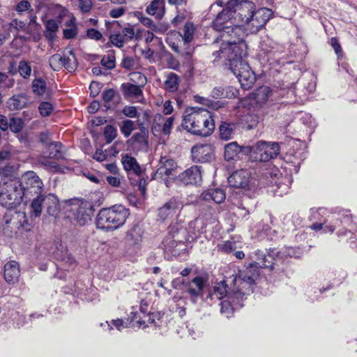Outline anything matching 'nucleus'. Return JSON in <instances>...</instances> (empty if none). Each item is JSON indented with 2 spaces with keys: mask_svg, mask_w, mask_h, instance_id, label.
Listing matches in <instances>:
<instances>
[{
  "mask_svg": "<svg viewBox=\"0 0 357 357\" xmlns=\"http://www.w3.org/2000/svg\"><path fill=\"white\" fill-rule=\"evenodd\" d=\"M86 37L95 40H100L102 38V35L98 30L90 28L86 31Z\"/></svg>",
  "mask_w": 357,
  "mask_h": 357,
  "instance_id": "nucleus-59",
  "label": "nucleus"
},
{
  "mask_svg": "<svg viewBox=\"0 0 357 357\" xmlns=\"http://www.w3.org/2000/svg\"><path fill=\"white\" fill-rule=\"evenodd\" d=\"M109 39V42L116 47L121 48L124 45V37L119 32L110 34Z\"/></svg>",
  "mask_w": 357,
  "mask_h": 357,
  "instance_id": "nucleus-48",
  "label": "nucleus"
},
{
  "mask_svg": "<svg viewBox=\"0 0 357 357\" xmlns=\"http://www.w3.org/2000/svg\"><path fill=\"white\" fill-rule=\"evenodd\" d=\"M38 110L42 116H49L53 111V106L50 102L44 101L40 103Z\"/></svg>",
  "mask_w": 357,
  "mask_h": 357,
  "instance_id": "nucleus-51",
  "label": "nucleus"
},
{
  "mask_svg": "<svg viewBox=\"0 0 357 357\" xmlns=\"http://www.w3.org/2000/svg\"><path fill=\"white\" fill-rule=\"evenodd\" d=\"M200 198L204 201H213L216 204H220L225 201L226 195L222 189L211 188L204 191L201 194Z\"/></svg>",
  "mask_w": 357,
  "mask_h": 357,
  "instance_id": "nucleus-27",
  "label": "nucleus"
},
{
  "mask_svg": "<svg viewBox=\"0 0 357 357\" xmlns=\"http://www.w3.org/2000/svg\"><path fill=\"white\" fill-rule=\"evenodd\" d=\"M179 208V202L177 198L172 197L158 209V217L164 222L168 218H172Z\"/></svg>",
  "mask_w": 357,
  "mask_h": 357,
  "instance_id": "nucleus-21",
  "label": "nucleus"
},
{
  "mask_svg": "<svg viewBox=\"0 0 357 357\" xmlns=\"http://www.w3.org/2000/svg\"><path fill=\"white\" fill-rule=\"evenodd\" d=\"M252 146H240L236 142H232L225 146V159L227 161L241 160L243 157L252 153Z\"/></svg>",
  "mask_w": 357,
  "mask_h": 357,
  "instance_id": "nucleus-16",
  "label": "nucleus"
},
{
  "mask_svg": "<svg viewBox=\"0 0 357 357\" xmlns=\"http://www.w3.org/2000/svg\"><path fill=\"white\" fill-rule=\"evenodd\" d=\"M69 54L73 56L74 61L72 62L69 57L65 56L63 61V67L69 72H75L77 67V63L74 51L71 50Z\"/></svg>",
  "mask_w": 357,
  "mask_h": 357,
  "instance_id": "nucleus-44",
  "label": "nucleus"
},
{
  "mask_svg": "<svg viewBox=\"0 0 357 357\" xmlns=\"http://www.w3.org/2000/svg\"><path fill=\"white\" fill-rule=\"evenodd\" d=\"M129 215V210L122 205L102 208L96 218V227L106 232L112 231L124 225Z\"/></svg>",
  "mask_w": 357,
  "mask_h": 357,
  "instance_id": "nucleus-5",
  "label": "nucleus"
},
{
  "mask_svg": "<svg viewBox=\"0 0 357 357\" xmlns=\"http://www.w3.org/2000/svg\"><path fill=\"white\" fill-rule=\"evenodd\" d=\"M123 34L122 36L124 37L126 40H132L135 37V30L130 24H128V26L123 29Z\"/></svg>",
  "mask_w": 357,
  "mask_h": 357,
  "instance_id": "nucleus-62",
  "label": "nucleus"
},
{
  "mask_svg": "<svg viewBox=\"0 0 357 357\" xmlns=\"http://www.w3.org/2000/svg\"><path fill=\"white\" fill-rule=\"evenodd\" d=\"M45 36L48 40H52L54 37V33L58 31L59 25L56 21L54 19H50L45 22Z\"/></svg>",
  "mask_w": 357,
  "mask_h": 357,
  "instance_id": "nucleus-36",
  "label": "nucleus"
},
{
  "mask_svg": "<svg viewBox=\"0 0 357 357\" xmlns=\"http://www.w3.org/2000/svg\"><path fill=\"white\" fill-rule=\"evenodd\" d=\"M121 163L124 169L128 173L132 172L135 175L142 174V168L137 160L131 155L126 153L122 155Z\"/></svg>",
  "mask_w": 357,
  "mask_h": 357,
  "instance_id": "nucleus-28",
  "label": "nucleus"
},
{
  "mask_svg": "<svg viewBox=\"0 0 357 357\" xmlns=\"http://www.w3.org/2000/svg\"><path fill=\"white\" fill-rule=\"evenodd\" d=\"M29 96L26 93L14 95L10 98L6 104L10 111L20 110L28 106Z\"/></svg>",
  "mask_w": 357,
  "mask_h": 357,
  "instance_id": "nucleus-26",
  "label": "nucleus"
},
{
  "mask_svg": "<svg viewBox=\"0 0 357 357\" xmlns=\"http://www.w3.org/2000/svg\"><path fill=\"white\" fill-rule=\"evenodd\" d=\"M0 176H1V180L0 182H6L13 179L19 180L20 178L16 176L14 167L11 165L0 167Z\"/></svg>",
  "mask_w": 357,
  "mask_h": 357,
  "instance_id": "nucleus-35",
  "label": "nucleus"
},
{
  "mask_svg": "<svg viewBox=\"0 0 357 357\" xmlns=\"http://www.w3.org/2000/svg\"><path fill=\"white\" fill-rule=\"evenodd\" d=\"M18 71L23 78L27 79L31 75V67L27 61L22 60L19 62Z\"/></svg>",
  "mask_w": 357,
  "mask_h": 357,
  "instance_id": "nucleus-47",
  "label": "nucleus"
},
{
  "mask_svg": "<svg viewBox=\"0 0 357 357\" xmlns=\"http://www.w3.org/2000/svg\"><path fill=\"white\" fill-rule=\"evenodd\" d=\"M331 45L333 47L334 51L337 56V58L338 59L342 58L343 54H342V47L339 43L338 39L335 37L331 38Z\"/></svg>",
  "mask_w": 357,
  "mask_h": 357,
  "instance_id": "nucleus-58",
  "label": "nucleus"
},
{
  "mask_svg": "<svg viewBox=\"0 0 357 357\" xmlns=\"http://www.w3.org/2000/svg\"><path fill=\"white\" fill-rule=\"evenodd\" d=\"M205 283V280L201 276H196L186 282L184 294L188 295L192 303L196 304L199 298H203Z\"/></svg>",
  "mask_w": 357,
  "mask_h": 357,
  "instance_id": "nucleus-14",
  "label": "nucleus"
},
{
  "mask_svg": "<svg viewBox=\"0 0 357 357\" xmlns=\"http://www.w3.org/2000/svg\"><path fill=\"white\" fill-rule=\"evenodd\" d=\"M63 144L60 142H53L45 147L47 158L49 159L63 160L64 156L61 152Z\"/></svg>",
  "mask_w": 357,
  "mask_h": 357,
  "instance_id": "nucleus-31",
  "label": "nucleus"
},
{
  "mask_svg": "<svg viewBox=\"0 0 357 357\" xmlns=\"http://www.w3.org/2000/svg\"><path fill=\"white\" fill-rule=\"evenodd\" d=\"M10 27L15 29L17 31L20 30H24L26 29V23L23 21L13 19L9 24Z\"/></svg>",
  "mask_w": 357,
  "mask_h": 357,
  "instance_id": "nucleus-60",
  "label": "nucleus"
},
{
  "mask_svg": "<svg viewBox=\"0 0 357 357\" xmlns=\"http://www.w3.org/2000/svg\"><path fill=\"white\" fill-rule=\"evenodd\" d=\"M19 183L21 184V188H24V194L25 197L28 195L34 194H40L43 187L42 180L39 176L33 171L25 172L19 178Z\"/></svg>",
  "mask_w": 357,
  "mask_h": 357,
  "instance_id": "nucleus-10",
  "label": "nucleus"
},
{
  "mask_svg": "<svg viewBox=\"0 0 357 357\" xmlns=\"http://www.w3.org/2000/svg\"><path fill=\"white\" fill-rule=\"evenodd\" d=\"M144 229L139 223H135L127 231L126 239L132 245H139L143 239Z\"/></svg>",
  "mask_w": 357,
  "mask_h": 357,
  "instance_id": "nucleus-24",
  "label": "nucleus"
},
{
  "mask_svg": "<svg viewBox=\"0 0 357 357\" xmlns=\"http://www.w3.org/2000/svg\"><path fill=\"white\" fill-rule=\"evenodd\" d=\"M64 57L65 56L59 54L51 56L49 60L51 68L54 71H59L63 67Z\"/></svg>",
  "mask_w": 357,
  "mask_h": 357,
  "instance_id": "nucleus-40",
  "label": "nucleus"
},
{
  "mask_svg": "<svg viewBox=\"0 0 357 357\" xmlns=\"http://www.w3.org/2000/svg\"><path fill=\"white\" fill-rule=\"evenodd\" d=\"M211 96L213 98H225V87L222 86H215L211 91Z\"/></svg>",
  "mask_w": 357,
  "mask_h": 357,
  "instance_id": "nucleus-61",
  "label": "nucleus"
},
{
  "mask_svg": "<svg viewBox=\"0 0 357 357\" xmlns=\"http://www.w3.org/2000/svg\"><path fill=\"white\" fill-rule=\"evenodd\" d=\"M79 7L82 13H88L91 10L92 7V2L91 0H78Z\"/></svg>",
  "mask_w": 357,
  "mask_h": 357,
  "instance_id": "nucleus-63",
  "label": "nucleus"
},
{
  "mask_svg": "<svg viewBox=\"0 0 357 357\" xmlns=\"http://www.w3.org/2000/svg\"><path fill=\"white\" fill-rule=\"evenodd\" d=\"M176 167L177 165L174 159L169 156H161L155 176L162 178L163 176L174 175Z\"/></svg>",
  "mask_w": 357,
  "mask_h": 357,
  "instance_id": "nucleus-23",
  "label": "nucleus"
},
{
  "mask_svg": "<svg viewBox=\"0 0 357 357\" xmlns=\"http://www.w3.org/2000/svg\"><path fill=\"white\" fill-rule=\"evenodd\" d=\"M259 123V116L254 113L245 114L241 119L242 128L245 130H250L257 127Z\"/></svg>",
  "mask_w": 357,
  "mask_h": 357,
  "instance_id": "nucleus-32",
  "label": "nucleus"
},
{
  "mask_svg": "<svg viewBox=\"0 0 357 357\" xmlns=\"http://www.w3.org/2000/svg\"><path fill=\"white\" fill-rule=\"evenodd\" d=\"M19 264L15 261H10L4 266V278L8 283H15L20 277Z\"/></svg>",
  "mask_w": 357,
  "mask_h": 357,
  "instance_id": "nucleus-25",
  "label": "nucleus"
},
{
  "mask_svg": "<svg viewBox=\"0 0 357 357\" xmlns=\"http://www.w3.org/2000/svg\"><path fill=\"white\" fill-rule=\"evenodd\" d=\"M122 113L126 116L129 118H139V114L137 112V107L135 106H125L122 109Z\"/></svg>",
  "mask_w": 357,
  "mask_h": 357,
  "instance_id": "nucleus-54",
  "label": "nucleus"
},
{
  "mask_svg": "<svg viewBox=\"0 0 357 357\" xmlns=\"http://www.w3.org/2000/svg\"><path fill=\"white\" fill-rule=\"evenodd\" d=\"M232 3L233 10L234 15L236 16V20L241 24V25H246L250 20L252 14L256 8L255 4L250 1L247 0H230Z\"/></svg>",
  "mask_w": 357,
  "mask_h": 357,
  "instance_id": "nucleus-12",
  "label": "nucleus"
},
{
  "mask_svg": "<svg viewBox=\"0 0 357 357\" xmlns=\"http://www.w3.org/2000/svg\"><path fill=\"white\" fill-rule=\"evenodd\" d=\"M195 234H202L206 232V224L202 219H197L195 222Z\"/></svg>",
  "mask_w": 357,
  "mask_h": 357,
  "instance_id": "nucleus-55",
  "label": "nucleus"
},
{
  "mask_svg": "<svg viewBox=\"0 0 357 357\" xmlns=\"http://www.w3.org/2000/svg\"><path fill=\"white\" fill-rule=\"evenodd\" d=\"M137 143L142 147H148L149 146V135H144L141 132L135 133L131 138L128 140V142Z\"/></svg>",
  "mask_w": 357,
  "mask_h": 357,
  "instance_id": "nucleus-41",
  "label": "nucleus"
},
{
  "mask_svg": "<svg viewBox=\"0 0 357 357\" xmlns=\"http://www.w3.org/2000/svg\"><path fill=\"white\" fill-rule=\"evenodd\" d=\"M135 61L132 57L130 56H125L121 63V66L127 70H131L134 68Z\"/></svg>",
  "mask_w": 357,
  "mask_h": 357,
  "instance_id": "nucleus-57",
  "label": "nucleus"
},
{
  "mask_svg": "<svg viewBox=\"0 0 357 357\" xmlns=\"http://www.w3.org/2000/svg\"><path fill=\"white\" fill-rule=\"evenodd\" d=\"M181 126L195 135L210 136L215 126L213 114L204 108L190 107L185 110Z\"/></svg>",
  "mask_w": 357,
  "mask_h": 357,
  "instance_id": "nucleus-3",
  "label": "nucleus"
},
{
  "mask_svg": "<svg viewBox=\"0 0 357 357\" xmlns=\"http://www.w3.org/2000/svg\"><path fill=\"white\" fill-rule=\"evenodd\" d=\"M18 225V232L24 239L26 240L27 243L31 244L37 239V229L35 227V218L32 216L31 210L29 214L24 212L17 213Z\"/></svg>",
  "mask_w": 357,
  "mask_h": 357,
  "instance_id": "nucleus-8",
  "label": "nucleus"
},
{
  "mask_svg": "<svg viewBox=\"0 0 357 357\" xmlns=\"http://www.w3.org/2000/svg\"><path fill=\"white\" fill-rule=\"evenodd\" d=\"M251 174L247 169L233 172L227 178L229 184L235 188L245 189L249 187Z\"/></svg>",
  "mask_w": 357,
  "mask_h": 357,
  "instance_id": "nucleus-20",
  "label": "nucleus"
},
{
  "mask_svg": "<svg viewBox=\"0 0 357 357\" xmlns=\"http://www.w3.org/2000/svg\"><path fill=\"white\" fill-rule=\"evenodd\" d=\"M178 178L185 185H200L202 182V167L193 165L181 173Z\"/></svg>",
  "mask_w": 357,
  "mask_h": 357,
  "instance_id": "nucleus-17",
  "label": "nucleus"
},
{
  "mask_svg": "<svg viewBox=\"0 0 357 357\" xmlns=\"http://www.w3.org/2000/svg\"><path fill=\"white\" fill-rule=\"evenodd\" d=\"M186 282H188V280L178 278L172 280V286L174 289L181 290L184 293Z\"/></svg>",
  "mask_w": 357,
  "mask_h": 357,
  "instance_id": "nucleus-56",
  "label": "nucleus"
},
{
  "mask_svg": "<svg viewBox=\"0 0 357 357\" xmlns=\"http://www.w3.org/2000/svg\"><path fill=\"white\" fill-rule=\"evenodd\" d=\"M70 211L73 213L74 221L79 226H84L91 222L95 208L90 202L76 201L72 204Z\"/></svg>",
  "mask_w": 357,
  "mask_h": 357,
  "instance_id": "nucleus-9",
  "label": "nucleus"
},
{
  "mask_svg": "<svg viewBox=\"0 0 357 357\" xmlns=\"http://www.w3.org/2000/svg\"><path fill=\"white\" fill-rule=\"evenodd\" d=\"M256 260L250 263L243 270H239L238 274H232L226 277L224 280L231 287H236L241 291L250 294L254 291L256 280L259 276L260 268H267L270 271L279 269L283 262V256L280 252L275 249L266 250V252L257 250L255 252Z\"/></svg>",
  "mask_w": 357,
  "mask_h": 357,
  "instance_id": "nucleus-1",
  "label": "nucleus"
},
{
  "mask_svg": "<svg viewBox=\"0 0 357 357\" xmlns=\"http://www.w3.org/2000/svg\"><path fill=\"white\" fill-rule=\"evenodd\" d=\"M135 129V123L130 119L124 120L120 127L121 132L125 137H128Z\"/></svg>",
  "mask_w": 357,
  "mask_h": 357,
  "instance_id": "nucleus-43",
  "label": "nucleus"
},
{
  "mask_svg": "<svg viewBox=\"0 0 357 357\" xmlns=\"http://www.w3.org/2000/svg\"><path fill=\"white\" fill-rule=\"evenodd\" d=\"M70 24H73L72 28L66 29L63 30V38L66 39L75 38L77 35V25L73 22L72 20H70L68 22H67L66 25L70 26Z\"/></svg>",
  "mask_w": 357,
  "mask_h": 357,
  "instance_id": "nucleus-49",
  "label": "nucleus"
},
{
  "mask_svg": "<svg viewBox=\"0 0 357 357\" xmlns=\"http://www.w3.org/2000/svg\"><path fill=\"white\" fill-rule=\"evenodd\" d=\"M29 210L31 215L40 217L44 211L45 217L56 218L60 213V204L58 197L52 194H39L31 202Z\"/></svg>",
  "mask_w": 357,
  "mask_h": 357,
  "instance_id": "nucleus-6",
  "label": "nucleus"
},
{
  "mask_svg": "<svg viewBox=\"0 0 357 357\" xmlns=\"http://www.w3.org/2000/svg\"><path fill=\"white\" fill-rule=\"evenodd\" d=\"M245 47L244 43L220 45L212 56L213 63H220L225 70H229L238 78L242 88L248 89L255 83V76L248 63L243 59Z\"/></svg>",
  "mask_w": 357,
  "mask_h": 357,
  "instance_id": "nucleus-2",
  "label": "nucleus"
},
{
  "mask_svg": "<svg viewBox=\"0 0 357 357\" xmlns=\"http://www.w3.org/2000/svg\"><path fill=\"white\" fill-rule=\"evenodd\" d=\"M195 31V25L191 22H187L183 27V40L185 44L190 43L194 38V33Z\"/></svg>",
  "mask_w": 357,
  "mask_h": 357,
  "instance_id": "nucleus-39",
  "label": "nucleus"
},
{
  "mask_svg": "<svg viewBox=\"0 0 357 357\" xmlns=\"http://www.w3.org/2000/svg\"><path fill=\"white\" fill-rule=\"evenodd\" d=\"M236 20V16L234 15L232 3L228 0L225 3V7L219 12L216 17L212 22V26L214 29H222V27L227 26L226 24L231 20Z\"/></svg>",
  "mask_w": 357,
  "mask_h": 357,
  "instance_id": "nucleus-19",
  "label": "nucleus"
},
{
  "mask_svg": "<svg viewBox=\"0 0 357 357\" xmlns=\"http://www.w3.org/2000/svg\"><path fill=\"white\" fill-rule=\"evenodd\" d=\"M164 121V117L160 114H156L154 119L153 125L151 127V132L154 135H157L158 134L156 132H159L160 130V123H162Z\"/></svg>",
  "mask_w": 357,
  "mask_h": 357,
  "instance_id": "nucleus-52",
  "label": "nucleus"
},
{
  "mask_svg": "<svg viewBox=\"0 0 357 357\" xmlns=\"http://www.w3.org/2000/svg\"><path fill=\"white\" fill-rule=\"evenodd\" d=\"M236 128L234 123L222 122L219 126L220 137L223 140H229L233 138Z\"/></svg>",
  "mask_w": 357,
  "mask_h": 357,
  "instance_id": "nucleus-33",
  "label": "nucleus"
},
{
  "mask_svg": "<svg viewBox=\"0 0 357 357\" xmlns=\"http://www.w3.org/2000/svg\"><path fill=\"white\" fill-rule=\"evenodd\" d=\"M252 153L259 154V160L261 162H268L275 158L280 152V144L278 142L268 143L265 141H258L252 146Z\"/></svg>",
  "mask_w": 357,
  "mask_h": 357,
  "instance_id": "nucleus-11",
  "label": "nucleus"
},
{
  "mask_svg": "<svg viewBox=\"0 0 357 357\" xmlns=\"http://www.w3.org/2000/svg\"><path fill=\"white\" fill-rule=\"evenodd\" d=\"M169 233L172 238V241H170L172 245L174 244L173 242L184 243L187 241V231L182 227H178V225H171L169 227Z\"/></svg>",
  "mask_w": 357,
  "mask_h": 357,
  "instance_id": "nucleus-30",
  "label": "nucleus"
},
{
  "mask_svg": "<svg viewBox=\"0 0 357 357\" xmlns=\"http://www.w3.org/2000/svg\"><path fill=\"white\" fill-rule=\"evenodd\" d=\"M24 121L21 118L12 117L9 120L8 128L14 132H20L24 127Z\"/></svg>",
  "mask_w": 357,
  "mask_h": 357,
  "instance_id": "nucleus-42",
  "label": "nucleus"
},
{
  "mask_svg": "<svg viewBox=\"0 0 357 357\" xmlns=\"http://www.w3.org/2000/svg\"><path fill=\"white\" fill-rule=\"evenodd\" d=\"M220 32V35L215 39L214 43H219L220 45H231L238 44L240 43H244L240 38V35L238 32L240 31V29L237 26H225L222 29H215Z\"/></svg>",
  "mask_w": 357,
  "mask_h": 357,
  "instance_id": "nucleus-15",
  "label": "nucleus"
},
{
  "mask_svg": "<svg viewBox=\"0 0 357 357\" xmlns=\"http://www.w3.org/2000/svg\"><path fill=\"white\" fill-rule=\"evenodd\" d=\"M137 74L139 75V79H144V81L142 82L143 84L142 86H138L129 82H124L121 85L120 89L123 92V96L126 99L130 98H138L143 94L142 87H143L146 84V77L141 73H137Z\"/></svg>",
  "mask_w": 357,
  "mask_h": 357,
  "instance_id": "nucleus-22",
  "label": "nucleus"
},
{
  "mask_svg": "<svg viewBox=\"0 0 357 357\" xmlns=\"http://www.w3.org/2000/svg\"><path fill=\"white\" fill-rule=\"evenodd\" d=\"M135 176L137 177V183H135L132 182V185L133 186H137L141 194L143 196H144V195L146 194V186L147 182L145 178L142 177L141 174L135 175Z\"/></svg>",
  "mask_w": 357,
  "mask_h": 357,
  "instance_id": "nucleus-53",
  "label": "nucleus"
},
{
  "mask_svg": "<svg viewBox=\"0 0 357 357\" xmlns=\"http://www.w3.org/2000/svg\"><path fill=\"white\" fill-rule=\"evenodd\" d=\"M245 296V292L241 291L236 287H231L223 280L213 287V291L207 297L211 299L215 297L218 300H222L220 303V312L228 317L235 310L243 306Z\"/></svg>",
  "mask_w": 357,
  "mask_h": 357,
  "instance_id": "nucleus-4",
  "label": "nucleus"
},
{
  "mask_svg": "<svg viewBox=\"0 0 357 357\" xmlns=\"http://www.w3.org/2000/svg\"><path fill=\"white\" fill-rule=\"evenodd\" d=\"M18 180L0 182V205L8 209L17 208L25 195Z\"/></svg>",
  "mask_w": 357,
  "mask_h": 357,
  "instance_id": "nucleus-7",
  "label": "nucleus"
},
{
  "mask_svg": "<svg viewBox=\"0 0 357 357\" xmlns=\"http://www.w3.org/2000/svg\"><path fill=\"white\" fill-rule=\"evenodd\" d=\"M116 96L119 100L121 99L119 94L113 89H107L102 93V98L104 103H109V102Z\"/></svg>",
  "mask_w": 357,
  "mask_h": 357,
  "instance_id": "nucleus-50",
  "label": "nucleus"
},
{
  "mask_svg": "<svg viewBox=\"0 0 357 357\" xmlns=\"http://www.w3.org/2000/svg\"><path fill=\"white\" fill-rule=\"evenodd\" d=\"M117 135V130L112 125H107L104 128V136L107 144H110Z\"/></svg>",
  "mask_w": 357,
  "mask_h": 357,
  "instance_id": "nucleus-45",
  "label": "nucleus"
},
{
  "mask_svg": "<svg viewBox=\"0 0 357 357\" xmlns=\"http://www.w3.org/2000/svg\"><path fill=\"white\" fill-rule=\"evenodd\" d=\"M165 0H153L146 7L148 14L155 15L158 20H161L165 13Z\"/></svg>",
  "mask_w": 357,
  "mask_h": 357,
  "instance_id": "nucleus-29",
  "label": "nucleus"
},
{
  "mask_svg": "<svg viewBox=\"0 0 357 357\" xmlns=\"http://www.w3.org/2000/svg\"><path fill=\"white\" fill-rule=\"evenodd\" d=\"M192 159L195 162H208L213 158V149L211 144H196L191 149Z\"/></svg>",
  "mask_w": 357,
  "mask_h": 357,
  "instance_id": "nucleus-18",
  "label": "nucleus"
},
{
  "mask_svg": "<svg viewBox=\"0 0 357 357\" xmlns=\"http://www.w3.org/2000/svg\"><path fill=\"white\" fill-rule=\"evenodd\" d=\"M180 82V77L174 73H169L164 82L165 89L169 92H175L178 90Z\"/></svg>",
  "mask_w": 357,
  "mask_h": 357,
  "instance_id": "nucleus-34",
  "label": "nucleus"
},
{
  "mask_svg": "<svg viewBox=\"0 0 357 357\" xmlns=\"http://www.w3.org/2000/svg\"><path fill=\"white\" fill-rule=\"evenodd\" d=\"M38 141L40 143L43 144L45 147L53 142L50 137V133L48 132H42L39 134Z\"/></svg>",
  "mask_w": 357,
  "mask_h": 357,
  "instance_id": "nucleus-64",
  "label": "nucleus"
},
{
  "mask_svg": "<svg viewBox=\"0 0 357 357\" xmlns=\"http://www.w3.org/2000/svg\"><path fill=\"white\" fill-rule=\"evenodd\" d=\"M271 90L267 86H263L257 89L255 93L256 98L258 101L266 102L267 101Z\"/></svg>",
  "mask_w": 357,
  "mask_h": 357,
  "instance_id": "nucleus-46",
  "label": "nucleus"
},
{
  "mask_svg": "<svg viewBox=\"0 0 357 357\" xmlns=\"http://www.w3.org/2000/svg\"><path fill=\"white\" fill-rule=\"evenodd\" d=\"M100 63L108 70L114 69L116 67L115 51L109 50L107 55L102 57Z\"/></svg>",
  "mask_w": 357,
  "mask_h": 357,
  "instance_id": "nucleus-38",
  "label": "nucleus"
},
{
  "mask_svg": "<svg viewBox=\"0 0 357 357\" xmlns=\"http://www.w3.org/2000/svg\"><path fill=\"white\" fill-rule=\"evenodd\" d=\"M250 20L247 23V26L252 33H257L263 28L267 22L273 17V11L267 8H261L255 10L252 14Z\"/></svg>",
  "mask_w": 357,
  "mask_h": 357,
  "instance_id": "nucleus-13",
  "label": "nucleus"
},
{
  "mask_svg": "<svg viewBox=\"0 0 357 357\" xmlns=\"http://www.w3.org/2000/svg\"><path fill=\"white\" fill-rule=\"evenodd\" d=\"M31 87L33 92L40 96L45 93L47 85L45 81L43 78L38 77L32 81Z\"/></svg>",
  "mask_w": 357,
  "mask_h": 357,
  "instance_id": "nucleus-37",
  "label": "nucleus"
}]
</instances>
